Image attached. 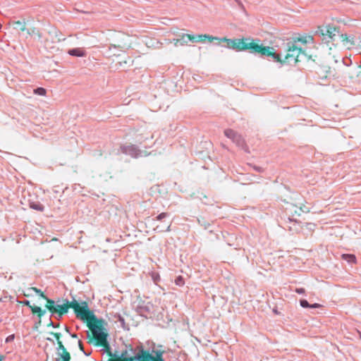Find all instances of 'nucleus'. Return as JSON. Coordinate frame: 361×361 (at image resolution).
Listing matches in <instances>:
<instances>
[{"instance_id":"f257e3e1","label":"nucleus","mask_w":361,"mask_h":361,"mask_svg":"<svg viewBox=\"0 0 361 361\" xmlns=\"http://www.w3.org/2000/svg\"><path fill=\"white\" fill-rule=\"evenodd\" d=\"M68 306L74 310L78 318L87 322V326L92 331L94 339L102 345L109 348L107 341L108 334L104 332L106 322L103 319L97 318L94 312L89 309L85 301L78 302L75 298H73L71 302L68 301Z\"/></svg>"},{"instance_id":"f03ea898","label":"nucleus","mask_w":361,"mask_h":361,"mask_svg":"<svg viewBox=\"0 0 361 361\" xmlns=\"http://www.w3.org/2000/svg\"><path fill=\"white\" fill-rule=\"evenodd\" d=\"M227 43L226 47L236 51L249 49L252 54H259L263 56L271 57L275 61H281L280 55L275 52L273 47H264L262 44L256 43L253 39H227L226 37L219 39Z\"/></svg>"},{"instance_id":"7ed1b4c3","label":"nucleus","mask_w":361,"mask_h":361,"mask_svg":"<svg viewBox=\"0 0 361 361\" xmlns=\"http://www.w3.org/2000/svg\"><path fill=\"white\" fill-rule=\"evenodd\" d=\"M111 355L117 357L111 361H164V351L154 348L145 349L142 345L135 348L133 356H129L126 350L121 354V357L116 354Z\"/></svg>"},{"instance_id":"20e7f679","label":"nucleus","mask_w":361,"mask_h":361,"mask_svg":"<svg viewBox=\"0 0 361 361\" xmlns=\"http://www.w3.org/2000/svg\"><path fill=\"white\" fill-rule=\"evenodd\" d=\"M287 51L283 62L288 64H295L300 61V56L305 55L302 47L296 44V41L287 43Z\"/></svg>"},{"instance_id":"39448f33","label":"nucleus","mask_w":361,"mask_h":361,"mask_svg":"<svg viewBox=\"0 0 361 361\" xmlns=\"http://www.w3.org/2000/svg\"><path fill=\"white\" fill-rule=\"evenodd\" d=\"M338 31V30L336 27L328 24L319 26L315 34L320 37L322 41L328 44L333 43V37Z\"/></svg>"},{"instance_id":"423d86ee","label":"nucleus","mask_w":361,"mask_h":361,"mask_svg":"<svg viewBox=\"0 0 361 361\" xmlns=\"http://www.w3.org/2000/svg\"><path fill=\"white\" fill-rule=\"evenodd\" d=\"M121 151L122 153L129 155L133 158H138L140 157H145L148 155V154L140 150L135 145H123L121 147Z\"/></svg>"},{"instance_id":"0eeeda50","label":"nucleus","mask_w":361,"mask_h":361,"mask_svg":"<svg viewBox=\"0 0 361 361\" xmlns=\"http://www.w3.org/2000/svg\"><path fill=\"white\" fill-rule=\"evenodd\" d=\"M136 310L141 316L146 318L154 312V305L149 302L140 301Z\"/></svg>"},{"instance_id":"6e6552de","label":"nucleus","mask_w":361,"mask_h":361,"mask_svg":"<svg viewBox=\"0 0 361 361\" xmlns=\"http://www.w3.org/2000/svg\"><path fill=\"white\" fill-rule=\"evenodd\" d=\"M187 38L188 41L192 42H200L208 39L210 42L213 40L220 39L219 37H212L208 35H189L186 34L183 36V39Z\"/></svg>"},{"instance_id":"1a4fd4ad","label":"nucleus","mask_w":361,"mask_h":361,"mask_svg":"<svg viewBox=\"0 0 361 361\" xmlns=\"http://www.w3.org/2000/svg\"><path fill=\"white\" fill-rule=\"evenodd\" d=\"M339 42H342L343 45L346 46L348 44H353L350 37L347 34L341 33L338 30V32L334 34L333 37V44L337 45Z\"/></svg>"},{"instance_id":"9d476101","label":"nucleus","mask_w":361,"mask_h":361,"mask_svg":"<svg viewBox=\"0 0 361 361\" xmlns=\"http://www.w3.org/2000/svg\"><path fill=\"white\" fill-rule=\"evenodd\" d=\"M224 135L229 139L232 140L233 142L238 147H243L244 145V140L242 136L236 133L233 130L226 129L224 131Z\"/></svg>"},{"instance_id":"9b49d317","label":"nucleus","mask_w":361,"mask_h":361,"mask_svg":"<svg viewBox=\"0 0 361 361\" xmlns=\"http://www.w3.org/2000/svg\"><path fill=\"white\" fill-rule=\"evenodd\" d=\"M68 300H64L63 304L56 303L54 305V309L51 311L53 314H58L59 317H61V316L66 313L68 310Z\"/></svg>"},{"instance_id":"f8f14e48","label":"nucleus","mask_w":361,"mask_h":361,"mask_svg":"<svg viewBox=\"0 0 361 361\" xmlns=\"http://www.w3.org/2000/svg\"><path fill=\"white\" fill-rule=\"evenodd\" d=\"M294 41H296V44H298V42H301L303 44H307L313 43L314 38L311 35H305L295 38Z\"/></svg>"},{"instance_id":"ddd939ff","label":"nucleus","mask_w":361,"mask_h":361,"mask_svg":"<svg viewBox=\"0 0 361 361\" xmlns=\"http://www.w3.org/2000/svg\"><path fill=\"white\" fill-rule=\"evenodd\" d=\"M68 54L73 56L82 57L85 56V51L80 48H74L69 49L68 51Z\"/></svg>"},{"instance_id":"4468645a","label":"nucleus","mask_w":361,"mask_h":361,"mask_svg":"<svg viewBox=\"0 0 361 361\" xmlns=\"http://www.w3.org/2000/svg\"><path fill=\"white\" fill-rule=\"evenodd\" d=\"M341 258L349 264L356 263V257L353 254H343Z\"/></svg>"},{"instance_id":"2eb2a0df","label":"nucleus","mask_w":361,"mask_h":361,"mask_svg":"<svg viewBox=\"0 0 361 361\" xmlns=\"http://www.w3.org/2000/svg\"><path fill=\"white\" fill-rule=\"evenodd\" d=\"M30 308L32 313L38 314L39 318H41L46 313L45 310H42L39 307L35 305L30 306Z\"/></svg>"},{"instance_id":"dca6fc26","label":"nucleus","mask_w":361,"mask_h":361,"mask_svg":"<svg viewBox=\"0 0 361 361\" xmlns=\"http://www.w3.org/2000/svg\"><path fill=\"white\" fill-rule=\"evenodd\" d=\"M30 207L34 210L39 212H43L44 209V207L39 202H30Z\"/></svg>"},{"instance_id":"f3484780","label":"nucleus","mask_w":361,"mask_h":361,"mask_svg":"<svg viewBox=\"0 0 361 361\" xmlns=\"http://www.w3.org/2000/svg\"><path fill=\"white\" fill-rule=\"evenodd\" d=\"M13 28L17 30L25 31L26 30L25 23L21 21H16L13 23Z\"/></svg>"},{"instance_id":"a211bd4d","label":"nucleus","mask_w":361,"mask_h":361,"mask_svg":"<svg viewBox=\"0 0 361 361\" xmlns=\"http://www.w3.org/2000/svg\"><path fill=\"white\" fill-rule=\"evenodd\" d=\"M53 335L54 336V337L56 338V339L57 340V343H58V350H61L62 352H65L66 350V349L65 348V347L63 346L62 342L60 341V336H61V334L60 333H53Z\"/></svg>"},{"instance_id":"6ab92c4d","label":"nucleus","mask_w":361,"mask_h":361,"mask_svg":"<svg viewBox=\"0 0 361 361\" xmlns=\"http://www.w3.org/2000/svg\"><path fill=\"white\" fill-rule=\"evenodd\" d=\"M27 32L30 35H34L37 37L38 39H40L42 37V32L35 27L31 30H27Z\"/></svg>"},{"instance_id":"aec40b11","label":"nucleus","mask_w":361,"mask_h":361,"mask_svg":"<svg viewBox=\"0 0 361 361\" xmlns=\"http://www.w3.org/2000/svg\"><path fill=\"white\" fill-rule=\"evenodd\" d=\"M44 299L47 301L46 307L51 312V311H53L54 309V305L56 304L55 301L51 299H49L47 296L44 298Z\"/></svg>"},{"instance_id":"412c9836","label":"nucleus","mask_w":361,"mask_h":361,"mask_svg":"<svg viewBox=\"0 0 361 361\" xmlns=\"http://www.w3.org/2000/svg\"><path fill=\"white\" fill-rule=\"evenodd\" d=\"M114 318L116 319L117 321L120 322L121 326L125 329L126 323L123 317H122L120 314L116 313L114 314Z\"/></svg>"},{"instance_id":"4be33fe9","label":"nucleus","mask_w":361,"mask_h":361,"mask_svg":"<svg viewBox=\"0 0 361 361\" xmlns=\"http://www.w3.org/2000/svg\"><path fill=\"white\" fill-rule=\"evenodd\" d=\"M33 92L35 94L40 96H44L47 93V90L44 87H37Z\"/></svg>"},{"instance_id":"5701e85b","label":"nucleus","mask_w":361,"mask_h":361,"mask_svg":"<svg viewBox=\"0 0 361 361\" xmlns=\"http://www.w3.org/2000/svg\"><path fill=\"white\" fill-rule=\"evenodd\" d=\"M176 285L178 286H183L185 283L184 279L182 276H178L175 279Z\"/></svg>"},{"instance_id":"b1692460","label":"nucleus","mask_w":361,"mask_h":361,"mask_svg":"<svg viewBox=\"0 0 361 361\" xmlns=\"http://www.w3.org/2000/svg\"><path fill=\"white\" fill-rule=\"evenodd\" d=\"M27 290L28 291H34L37 294H39V296L43 298H46V295H44V293L42 292V290L40 289H38L37 288L33 287V288H29Z\"/></svg>"},{"instance_id":"393cba45","label":"nucleus","mask_w":361,"mask_h":361,"mask_svg":"<svg viewBox=\"0 0 361 361\" xmlns=\"http://www.w3.org/2000/svg\"><path fill=\"white\" fill-rule=\"evenodd\" d=\"M60 355L64 361H69L71 360V355L66 350L65 352H62Z\"/></svg>"},{"instance_id":"a878e982","label":"nucleus","mask_w":361,"mask_h":361,"mask_svg":"<svg viewBox=\"0 0 361 361\" xmlns=\"http://www.w3.org/2000/svg\"><path fill=\"white\" fill-rule=\"evenodd\" d=\"M300 305L303 308H309L310 307V304L308 302L307 300L305 299L300 300Z\"/></svg>"},{"instance_id":"bb28decb","label":"nucleus","mask_w":361,"mask_h":361,"mask_svg":"<svg viewBox=\"0 0 361 361\" xmlns=\"http://www.w3.org/2000/svg\"><path fill=\"white\" fill-rule=\"evenodd\" d=\"M168 216H169V213H167V212H162V213L159 214L156 217V219L158 220V221H162V219H164V218L168 217Z\"/></svg>"},{"instance_id":"cd10ccee","label":"nucleus","mask_w":361,"mask_h":361,"mask_svg":"<svg viewBox=\"0 0 361 361\" xmlns=\"http://www.w3.org/2000/svg\"><path fill=\"white\" fill-rule=\"evenodd\" d=\"M171 224L167 226V228H166V230H164L162 228H160V227L159 226H157L155 228V230L157 231V232H162V231H171Z\"/></svg>"},{"instance_id":"c85d7f7f","label":"nucleus","mask_w":361,"mask_h":361,"mask_svg":"<svg viewBox=\"0 0 361 361\" xmlns=\"http://www.w3.org/2000/svg\"><path fill=\"white\" fill-rule=\"evenodd\" d=\"M78 346H79L80 350L82 352H83V353H84L85 355L88 356V355H90V353H86L85 352V350H84V348H83V345H82V341H81L80 340H79V341H78Z\"/></svg>"},{"instance_id":"c756f323","label":"nucleus","mask_w":361,"mask_h":361,"mask_svg":"<svg viewBox=\"0 0 361 361\" xmlns=\"http://www.w3.org/2000/svg\"><path fill=\"white\" fill-rule=\"evenodd\" d=\"M14 338H15L14 334L9 335L8 336L6 337L5 342L7 343H11L14 340Z\"/></svg>"},{"instance_id":"7c9ffc66","label":"nucleus","mask_w":361,"mask_h":361,"mask_svg":"<svg viewBox=\"0 0 361 361\" xmlns=\"http://www.w3.org/2000/svg\"><path fill=\"white\" fill-rule=\"evenodd\" d=\"M111 48H114V49L118 48V49H120V51H124V47H121V46H120V45L116 46V45H115V44H111V45L109 46V49L111 50Z\"/></svg>"},{"instance_id":"2f4dec72","label":"nucleus","mask_w":361,"mask_h":361,"mask_svg":"<svg viewBox=\"0 0 361 361\" xmlns=\"http://www.w3.org/2000/svg\"><path fill=\"white\" fill-rule=\"evenodd\" d=\"M295 292L298 294H304L305 293V290L303 288H297L295 289Z\"/></svg>"},{"instance_id":"473e14b6","label":"nucleus","mask_w":361,"mask_h":361,"mask_svg":"<svg viewBox=\"0 0 361 361\" xmlns=\"http://www.w3.org/2000/svg\"><path fill=\"white\" fill-rule=\"evenodd\" d=\"M252 168L254 170H255L256 171L259 172V173H262L264 171L263 168H262L260 166H253Z\"/></svg>"},{"instance_id":"72a5a7b5","label":"nucleus","mask_w":361,"mask_h":361,"mask_svg":"<svg viewBox=\"0 0 361 361\" xmlns=\"http://www.w3.org/2000/svg\"><path fill=\"white\" fill-rule=\"evenodd\" d=\"M20 302L22 303L23 305L27 306L29 307H30V306H32L30 305V302L29 300H23L22 302Z\"/></svg>"},{"instance_id":"f704fd0d","label":"nucleus","mask_w":361,"mask_h":361,"mask_svg":"<svg viewBox=\"0 0 361 361\" xmlns=\"http://www.w3.org/2000/svg\"><path fill=\"white\" fill-rule=\"evenodd\" d=\"M320 307V305L318 304V303H314V304H312L310 305V307L309 308H312V309H315V308H318Z\"/></svg>"},{"instance_id":"c9c22d12","label":"nucleus","mask_w":361,"mask_h":361,"mask_svg":"<svg viewBox=\"0 0 361 361\" xmlns=\"http://www.w3.org/2000/svg\"><path fill=\"white\" fill-rule=\"evenodd\" d=\"M71 336L72 338H77V334H71Z\"/></svg>"},{"instance_id":"e433bc0d","label":"nucleus","mask_w":361,"mask_h":361,"mask_svg":"<svg viewBox=\"0 0 361 361\" xmlns=\"http://www.w3.org/2000/svg\"><path fill=\"white\" fill-rule=\"evenodd\" d=\"M24 295H25V296L28 297V296L30 295V293H25Z\"/></svg>"},{"instance_id":"4c0bfd02","label":"nucleus","mask_w":361,"mask_h":361,"mask_svg":"<svg viewBox=\"0 0 361 361\" xmlns=\"http://www.w3.org/2000/svg\"><path fill=\"white\" fill-rule=\"evenodd\" d=\"M87 336L88 338L90 337V333L88 331H87Z\"/></svg>"},{"instance_id":"58836bf2","label":"nucleus","mask_w":361,"mask_h":361,"mask_svg":"<svg viewBox=\"0 0 361 361\" xmlns=\"http://www.w3.org/2000/svg\"><path fill=\"white\" fill-rule=\"evenodd\" d=\"M4 357L2 355H0V361H2Z\"/></svg>"}]
</instances>
